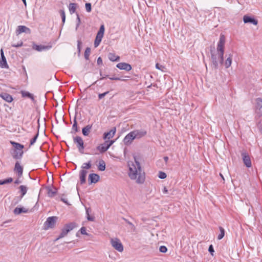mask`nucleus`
<instances>
[{
    "label": "nucleus",
    "instance_id": "e2e57ef3",
    "mask_svg": "<svg viewBox=\"0 0 262 262\" xmlns=\"http://www.w3.org/2000/svg\"><path fill=\"white\" fill-rule=\"evenodd\" d=\"M20 183H21V181L18 179H17V180H16L14 181V183L16 184H19Z\"/></svg>",
    "mask_w": 262,
    "mask_h": 262
},
{
    "label": "nucleus",
    "instance_id": "c756f323",
    "mask_svg": "<svg viewBox=\"0 0 262 262\" xmlns=\"http://www.w3.org/2000/svg\"><path fill=\"white\" fill-rule=\"evenodd\" d=\"M73 122H73V124L72 126V130H71V133L72 134H75L76 133H77L79 131L76 116L74 117Z\"/></svg>",
    "mask_w": 262,
    "mask_h": 262
},
{
    "label": "nucleus",
    "instance_id": "7c9ffc66",
    "mask_svg": "<svg viewBox=\"0 0 262 262\" xmlns=\"http://www.w3.org/2000/svg\"><path fill=\"white\" fill-rule=\"evenodd\" d=\"M108 59L112 61H118L120 60V57L116 56L115 53H110L108 55Z\"/></svg>",
    "mask_w": 262,
    "mask_h": 262
},
{
    "label": "nucleus",
    "instance_id": "5701e85b",
    "mask_svg": "<svg viewBox=\"0 0 262 262\" xmlns=\"http://www.w3.org/2000/svg\"><path fill=\"white\" fill-rule=\"evenodd\" d=\"M29 211V210L27 208H25L24 207H16L14 210H13V213L15 215H19L21 214V213H28Z\"/></svg>",
    "mask_w": 262,
    "mask_h": 262
},
{
    "label": "nucleus",
    "instance_id": "9d476101",
    "mask_svg": "<svg viewBox=\"0 0 262 262\" xmlns=\"http://www.w3.org/2000/svg\"><path fill=\"white\" fill-rule=\"evenodd\" d=\"M133 134L134 136H135V139H139L144 137H145L147 135V131L145 129H136L132 131Z\"/></svg>",
    "mask_w": 262,
    "mask_h": 262
},
{
    "label": "nucleus",
    "instance_id": "f8f14e48",
    "mask_svg": "<svg viewBox=\"0 0 262 262\" xmlns=\"http://www.w3.org/2000/svg\"><path fill=\"white\" fill-rule=\"evenodd\" d=\"M132 132H130L125 136L123 139L124 145L126 146L130 145L132 143L133 141L135 139V136H134Z\"/></svg>",
    "mask_w": 262,
    "mask_h": 262
},
{
    "label": "nucleus",
    "instance_id": "9b49d317",
    "mask_svg": "<svg viewBox=\"0 0 262 262\" xmlns=\"http://www.w3.org/2000/svg\"><path fill=\"white\" fill-rule=\"evenodd\" d=\"M241 156L242 157L243 161L244 162V164L247 167H251V162L250 156L248 154L246 151H243L241 154Z\"/></svg>",
    "mask_w": 262,
    "mask_h": 262
},
{
    "label": "nucleus",
    "instance_id": "603ef678",
    "mask_svg": "<svg viewBox=\"0 0 262 262\" xmlns=\"http://www.w3.org/2000/svg\"><path fill=\"white\" fill-rule=\"evenodd\" d=\"M256 125H257V128L259 129V131L260 132V133L262 134V123H261V120H260L258 122H257Z\"/></svg>",
    "mask_w": 262,
    "mask_h": 262
},
{
    "label": "nucleus",
    "instance_id": "c85d7f7f",
    "mask_svg": "<svg viewBox=\"0 0 262 262\" xmlns=\"http://www.w3.org/2000/svg\"><path fill=\"white\" fill-rule=\"evenodd\" d=\"M105 31L104 25H101L100 27L99 30L97 33L96 37L102 39Z\"/></svg>",
    "mask_w": 262,
    "mask_h": 262
},
{
    "label": "nucleus",
    "instance_id": "052dcab7",
    "mask_svg": "<svg viewBox=\"0 0 262 262\" xmlns=\"http://www.w3.org/2000/svg\"><path fill=\"white\" fill-rule=\"evenodd\" d=\"M156 68L158 69L161 70V68H163L162 66L160 65L159 63H156Z\"/></svg>",
    "mask_w": 262,
    "mask_h": 262
},
{
    "label": "nucleus",
    "instance_id": "338daca9",
    "mask_svg": "<svg viewBox=\"0 0 262 262\" xmlns=\"http://www.w3.org/2000/svg\"><path fill=\"white\" fill-rule=\"evenodd\" d=\"M25 6H27V3L26 0H21Z\"/></svg>",
    "mask_w": 262,
    "mask_h": 262
},
{
    "label": "nucleus",
    "instance_id": "4c0bfd02",
    "mask_svg": "<svg viewBox=\"0 0 262 262\" xmlns=\"http://www.w3.org/2000/svg\"><path fill=\"white\" fill-rule=\"evenodd\" d=\"M255 101V108H262V99L258 98L256 99Z\"/></svg>",
    "mask_w": 262,
    "mask_h": 262
},
{
    "label": "nucleus",
    "instance_id": "6ab92c4d",
    "mask_svg": "<svg viewBox=\"0 0 262 262\" xmlns=\"http://www.w3.org/2000/svg\"><path fill=\"white\" fill-rule=\"evenodd\" d=\"M14 170L17 173L18 177H21L23 173V167L20 165L19 162L17 161L15 164Z\"/></svg>",
    "mask_w": 262,
    "mask_h": 262
},
{
    "label": "nucleus",
    "instance_id": "423d86ee",
    "mask_svg": "<svg viewBox=\"0 0 262 262\" xmlns=\"http://www.w3.org/2000/svg\"><path fill=\"white\" fill-rule=\"evenodd\" d=\"M73 142L76 144L79 152L81 154H83L85 147L82 138L80 136L73 137Z\"/></svg>",
    "mask_w": 262,
    "mask_h": 262
},
{
    "label": "nucleus",
    "instance_id": "20e7f679",
    "mask_svg": "<svg viewBox=\"0 0 262 262\" xmlns=\"http://www.w3.org/2000/svg\"><path fill=\"white\" fill-rule=\"evenodd\" d=\"M77 227V224L75 222H71L68 224H66L61 230V232L55 241H57L60 238H61L67 235V234L74 229L75 228Z\"/></svg>",
    "mask_w": 262,
    "mask_h": 262
},
{
    "label": "nucleus",
    "instance_id": "bf43d9fd",
    "mask_svg": "<svg viewBox=\"0 0 262 262\" xmlns=\"http://www.w3.org/2000/svg\"><path fill=\"white\" fill-rule=\"evenodd\" d=\"M60 200L62 202H63V203H64L65 204H66L67 205H70V204L68 203V200H66V199L63 198H61Z\"/></svg>",
    "mask_w": 262,
    "mask_h": 262
},
{
    "label": "nucleus",
    "instance_id": "f3484780",
    "mask_svg": "<svg viewBox=\"0 0 262 262\" xmlns=\"http://www.w3.org/2000/svg\"><path fill=\"white\" fill-rule=\"evenodd\" d=\"M52 48L51 45L43 46V45H37L35 43L33 44L32 48L38 52H41L43 50H48Z\"/></svg>",
    "mask_w": 262,
    "mask_h": 262
},
{
    "label": "nucleus",
    "instance_id": "09e8293b",
    "mask_svg": "<svg viewBox=\"0 0 262 262\" xmlns=\"http://www.w3.org/2000/svg\"><path fill=\"white\" fill-rule=\"evenodd\" d=\"M23 45V42L22 41H19L17 43H12L11 45L12 47H21Z\"/></svg>",
    "mask_w": 262,
    "mask_h": 262
},
{
    "label": "nucleus",
    "instance_id": "7ed1b4c3",
    "mask_svg": "<svg viewBox=\"0 0 262 262\" xmlns=\"http://www.w3.org/2000/svg\"><path fill=\"white\" fill-rule=\"evenodd\" d=\"M225 36L223 34H221L220 40L217 46L218 58L221 64H223L224 62V46L225 43Z\"/></svg>",
    "mask_w": 262,
    "mask_h": 262
},
{
    "label": "nucleus",
    "instance_id": "69168bd1",
    "mask_svg": "<svg viewBox=\"0 0 262 262\" xmlns=\"http://www.w3.org/2000/svg\"><path fill=\"white\" fill-rule=\"evenodd\" d=\"M163 159H164V161H165L166 163H167V161H168V157L166 156V157H164L163 158Z\"/></svg>",
    "mask_w": 262,
    "mask_h": 262
},
{
    "label": "nucleus",
    "instance_id": "4468645a",
    "mask_svg": "<svg viewBox=\"0 0 262 262\" xmlns=\"http://www.w3.org/2000/svg\"><path fill=\"white\" fill-rule=\"evenodd\" d=\"M31 32V31L30 29L25 26H18L16 30V34L17 35L20 34L22 33L30 34Z\"/></svg>",
    "mask_w": 262,
    "mask_h": 262
},
{
    "label": "nucleus",
    "instance_id": "f257e3e1",
    "mask_svg": "<svg viewBox=\"0 0 262 262\" xmlns=\"http://www.w3.org/2000/svg\"><path fill=\"white\" fill-rule=\"evenodd\" d=\"M134 158L135 163H132L131 165L128 164V176L131 180H136L137 183L143 184L145 180V172H142L140 163L138 158L136 156H134Z\"/></svg>",
    "mask_w": 262,
    "mask_h": 262
},
{
    "label": "nucleus",
    "instance_id": "c03bdc74",
    "mask_svg": "<svg viewBox=\"0 0 262 262\" xmlns=\"http://www.w3.org/2000/svg\"><path fill=\"white\" fill-rule=\"evenodd\" d=\"M86 11L91 12L92 11V5L90 3H86L85 5Z\"/></svg>",
    "mask_w": 262,
    "mask_h": 262
},
{
    "label": "nucleus",
    "instance_id": "2f4dec72",
    "mask_svg": "<svg viewBox=\"0 0 262 262\" xmlns=\"http://www.w3.org/2000/svg\"><path fill=\"white\" fill-rule=\"evenodd\" d=\"M106 168V165L104 161L101 159L99 161V164L98 165V169L99 170L103 171H104Z\"/></svg>",
    "mask_w": 262,
    "mask_h": 262
},
{
    "label": "nucleus",
    "instance_id": "0eeeda50",
    "mask_svg": "<svg viewBox=\"0 0 262 262\" xmlns=\"http://www.w3.org/2000/svg\"><path fill=\"white\" fill-rule=\"evenodd\" d=\"M58 217L55 216L48 217L43 224L44 229L47 230L50 228H53L55 226Z\"/></svg>",
    "mask_w": 262,
    "mask_h": 262
},
{
    "label": "nucleus",
    "instance_id": "a878e982",
    "mask_svg": "<svg viewBox=\"0 0 262 262\" xmlns=\"http://www.w3.org/2000/svg\"><path fill=\"white\" fill-rule=\"evenodd\" d=\"M93 124H88L82 128V133L84 136H88L91 132Z\"/></svg>",
    "mask_w": 262,
    "mask_h": 262
},
{
    "label": "nucleus",
    "instance_id": "37998d69",
    "mask_svg": "<svg viewBox=\"0 0 262 262\" xmlns=\"http://www.w3.org/2000/svg\"><path fill=\"white\" fill-rule=\"evenodd\" d=\"M167 177V175L165 172H163L162 171H160L158 174V177L161 179H165Z\"/></svg>",
    "mask_w": 262,
    "mask_h": 262
},
{
    "label": "nucleus",
    "instance_id": "774afa93",
    "mask_svg": "<svg viewBox=\"0 0 262 262\" xmlns=\"http://www.w3.org/2000/svg\"><path fill=\"white\" fill-rule=\"evenodd\" d=\"M97 81H96L95 82H94L92 84V85L96 84V83H97Z\"/></svg>",
    "mask_w": 262,
    "mask_h": 262
},
{
    "label": "nucleus",
    "instance_id": "393cba45",
    "mask_svg": "<svg viewBox=\"0 0 262 262\" xmlns=\"http://www.w3.org/2000/svg\"><path fill=\"white\" fill-rule=\"evenodd\" d=\"M0 97L8 102H11L13 100L12 96L7 93L0 94Z\"/></svg>",
    "mask_w": 262,
    "mask_h": 262
},
{
    "label": "nucleus",
    "instance_id": "4be33fe9",
    "mask_svg": "<svg viewBox=\"0 0 262 262\" xmlns=\"http://www.w3.org/2000/svg\"><path fill=\"white\" fill-rule=\"evenodd\" d=\"M88 171L84 169H81L79 172V179L80 184L82 185L86 182V177Z\"/></svg>",
    "mask_w": 262,
    "mask_h": 262
},
{
    "label": "nucleus",
    "instance_id": "412c9836",
    "mask_svg": "<svg viewBox=\"0 0 262 262\" xmlns=\"http://www.w3.org/2000/svg\"><path fill=\"white\" fill-rule=\"evenodd\" d=\"M19 189L20 190V192L21 193L20 196L18 197L17 201L15 202V203H17L18 202L21 201L23 196L27 193L28 188L27 186L25 185H20L19 187Z\"/></svg>",
    "mask_w": 262,
    "mask_h": 262
},
{
    "label": "nucleus",
    "instance_id": "1a4fd4ad",
    "mask_svg": "<svg viewBox=\"0 0 262 262\" xmlns=\"http://www.w3.org/2000/svg\"><path fill=\"white\" fill-rule=\"evenodd\" d=\"M111 243L112 247L118 251L121 252L123 251V246L118 238H111Z\"/></svg>",
    "mask_w": 262,
    "mask_h": 262
},
{
    "label": "nucleus",
    "instance_id": "6e6552de",
    "mask_svg": "<svg viewBox=\"0 0 262 262\" xmlns=\"http://www.w3.org/2000/svg\"><path fill=\"white\" fill-rule=\"evenodd\" d=\"M115 142L114 140H108L105 141L103 143L100 144L97 147V149L101 152L104 153L111 147Z\"/></svg>",
    "mask_w": 262,
    "mask_h": 262
},
{
    "label": "nucleus",
    "instance_id": "72a5a7b5",
    "mask_svg": "<svg viewBox=\"0 0 262 262\" xmlns=\"http://www.w3.org/2000/svg\"><path fill=\"white\" fill-rule=\"evenodd\" d=\"M38 123H39V119H38ZM39 124H38V132L36 134V135L33 137V138H32L31 139L30 142V146L33 145L36 141V140L39 135Z\"/></svg>",
    "mask_w": 262,
    "mask_h": 262
},
{
    "label": "nucleus",
    "instance_id": "a211bd4d",
    "mask_svg": "<svg viewBox=\"0 0 262 262\" xmlns=\"http://www.w3.org/2000/svg\"><path fill=\"white\" fill-rule=\"evenodd\" d=\"M243 21L245 24L250 23L254 25H257L258 20L253 17L248 15H244L243 17Z\"/></svg>",
    "mask_w": 262,
    "mask_h": 262
},
{
    "label": "nucleus",
    "instance_id": "5fc2aeb1",
    "mask_svg": "<svg viewBox=\"0 0 262 262\" xmlns=\"http://www.w3.org/2000/svg\"><path fill=\"white\" fill-rule=\"evenodd\" d=\"M82 44V42L80 40H77V49L78 51V52L80 53L81 51V45Z\"/></svg>",
    "mask_w": 262,
    "mask_h": 262
},
{
    "label": "nucleus",
    "instance_id": "8fccbe9b",
    "mask_svg": "<svg viewBox=\"0 0 262 262\" xmlns=\"http://www.w3.org/2000/svg\"><path fill=\"white\" fill-rule=\"evenodd\" d=\"M159 250L162 253H166L167 251V248L165 246H161L159 248Z\"/></svg>",
    "mask_w": 262,
    "mask_h": 262
},
{
    "label": "nucleus",
    "instance_id": "58836bf2",
    "mask_svg": "<svg viewBox=\"0 0 262 262\" xmlns=\"http://www.w3.org/2000/svg\"><path fill=\"white\" fill-rule=\"evenodd\" d=\"M219 229H220V233L219 234V235L217 236V239L219 240H221V239H222L224 237V236L225 235V230L221 226L219 227Z\"/></svg>",
    "mask_w": 262,
    "mask_h": 262
},
{
    "label": "nucleus",
    "instance_id": "3c124183",
    "mask_svg": "<svg viewBox=\"0 0 262 262\" xmlns=\"http://www.w3.org/2000/svg\"><path fill=\"white\" fill-rule=\"evenodd\" d=\"M208 251L211 254L212 256L213 255V253L214 252V248L212 245H210L208 248Z\"/></svg>",
    "mask_w": 262,
    "mask_h": 262
},
{
    "label": "nucleus",
    "instance_id": "ea45409f",
    "mask_svg": "<svg viewBox=\"0 0 262 262\" xmlns=\"http://www.w3.org/2000/svg\"><path fill=\"white\" fill-rule=\"evenodd\" d=\"M255 119H257L262 116V108H255Z\"/></svg>",
    "mask_w": 262,
    "mask_h": 262
},
{
    "label": "nucleus",
    "instance_id": "bb28decb",
    "mask_svg": "<svg viewBox=\"0 0 262 262\" xmlns=\"http://www.w3.org/2000/svg\"><path fill=\"white\" fill-rule=\"evenodd\" d=\"M100 76H102L99 79L100 80H103V79H105V78L108 77L110 78V79L112 80H120V81H125V80H126V79H124L121 78V77H109L108 75H104L103 76V75L102 74V72H101V70L100 71Z\"/></svg>",
    "mask_w": 262,
    "mask_h": 262
},
{
    "label": "nucleus",
    "instance_id": "ddd939ff",
    "mask_svg": "<svg viewBox=\"0 0 262 262\" xmlns=\"http://www.w3.org/2000/svg\"><path fill=\"white\" fill-rule=\"evenodd\" d=\"M100 180V176L96 173H90L88 177L89 184L91 185L93 183H96Z\"/></svg>",
    "mask_w": 262,
    "mask_h": 262
},
{
    "label": "nucleus",
    "instance_id": "49530a36",
    "mask_svg": "<svg viewBox=\"0 0 262 262\" xmlns=\"http://www.w3.org/2000/svg\"><path fill=\"white\" fill-rule=\"evenodd\" d=\"M101 40H102V39L96 37L95 41H94V47L95 48L97 47L100 43Z\"/></svg>",
    "mask_w": 262,
    "mask_h": 262
},
{
    "label": "nucleus",
    "instance_id": "c9c22d12",
    "mask_svg": "<svg viewBox=\"0 0 262 262\" xmlns=\"http://www.w3.org/2000/svg\"><path fill=\"white\" fill-rule=\"evenodd\" d=\"M91 167H92L91 161H89L86 163H83V164L81 166V168L82 169L86 170V169H90L91 168Z\"/></svg>",
    "mask_w": 262,
    "mask_h": 262
},
{
    "label": "nucleus",
    "instance_id": "aec40b11",
    "mask_svg": "<svg viewBox=\"0 0 262 262\" xmlns=\"http://www.w3.org/2000/svg\"><path fill=\"white\" fill-rule=\"evenodd\" d=\"M116 128L115 127H113L110 130V132H105L103 134V139L104 140L106 139H110L112 138H113L115 133H116Z\"/></svg>",
    "mask_w": 262,
    "mask_h": 262
},
{
    "label": "nucleus",
    "instance_id": "79ce46f5",
    "mask_svg": "<svg viewBox=\"0 0 262 262\" xmlns=\"http://www.w3.org/2000/svg\"><path fill=\"white\" fill-rule=\"evenodd\" d=\"M59 13H60V16L61 17L62 23L63 24H64V23H65V21H66V14H65L64 10L63 9L60 10Z\"/></svg>",
    "mask_w": 262,
    "mask_h": 262
},
{
    "label": "nucleus",
    "instance_id": "cd10ccee",
    "mask_svg": "<svg viewBox=\"0 0 262 262\" xmlns=\"http://www.w3.org/2000/svg\"><path fill=\"white\" fill-rule=\"evenodd\" d=\"M20 94L23 97H28L30 98L33 102H34L35 101L33 95L29 93V92L25 91H21Z\"/></svg>",
    "mask_w": 262,
    "mask_h": 262
},
{
    "label": "nucleus",
    "instance_id": "dca6fc26",
    "mask_svg": "<svg viewBox=\"0 0 262 262\" xmlns=\"http://www.w3.org/2000/svg\"><path fill=\"white\" fill-rule=\"evenodd\" d=\"M46 188L48 191V195L50 198H53L57 193V188L53 185L52 186H48Z\"/></svg>",
    "mask_w": 262,
    "mask_h": 262
},
{
    "label": "nucleus",
    "instance_id": "39448f33",
    "mask_svg": "<svg viewBox=\"0 0 262 262\" xmlns=\"http://www.w3.org/2000/svg\"><path fill=\"white\" fill-rule=\"evenodd\" d=\"M211 59L212 68L216 70L219 68V64H221L218 58V53H217L214 49H210Z\"/></svg>",
    "mask_w": 262,
    "mask_h": 262
},
{
    "label": "nucleus",
    "instance_id": "0e129e2a",
    "mask_svg": "<svg viewBox=\"0 0 262 262\" xmlns=\"http://www.w3.org/2000/svg\"><path fill=\"white\" fill-rule=\"evenodd\" d=\"M86 214H88L89 213L90 211H91V209L90 208H86Z\"/></svg>",
    "mask_w": 262,
    "mask_h": 262
},
{
    "label": "nucleus",
    "instance_id": "4d7b16f0",
    "mask_svg": "<svg viewBox=\"0 0 262 262\" xmlns=\"http://www.w3.org/2000/svg\"><path fill=\"white\" fill-rule=\"evenodd\" d=\"M122 219L127 224H128L129 225L132 226V227H134V225L132 223H131L130 222H129L128 220H127L126 219L124 218V217H123Z\"/></svg>",
    "mask_w": 262,
    "mask_h": 262
},
{
    "label": "nucleus",
    "instance_id": "473e14b6",
    "mask_svg": "<svg viewBox=\"0 0 262 262\" xmlns=\"http://www.w3.org/2000/svg\"><path fill=\"white\" fill-rule=\"evenodd\" d=\"M77 4L76 3H70L69 6V9L70 14H72L76 12Z\"/></svg>",
    "mask_w": 262,
    "mask_h": 262
},
{
    "label": "nucleus",
    "instance_id": "2eb2a0df",
    "mask_svg": "<svg viewBox=\"0 0 262 262\" xmlns=\"http://www.w3.org/2000/svg\"><path fill=\"white\" fill-rule=\"evenodd\" d=\"M116 67L120 70H125L127 72L130 71L132 69L131 65L126 62L118 63Z\"/></svg>",
    "mask_w": 262,
    "mask_h": 262
},
{
    "label": "nucleus",
    "instance_id": "13d9d810",
    "mask_svg": "<svg viewBox=\"0 0 262 262\" xmlns=\"http://www.w3.org/2000/svg\"><path fill=\"white\" fill-rule=\"evenodd\" d=\"M97 63L99 65L102 64V58L100 57L98 58L97 61Z\"/></svg>",
    "mask_w": 262,
    "mask_h": 262
},
{
    "label": "nucleus",
    "instance_id": "f704fd0d",
    "mask_svg": "<svg viewBox=\"0 0 262 262\" xmlns=\"http://www.w3.org/2000/svg\"><path fill=\"white\" fill-rule=\"evenodd\" d=\"M232 55L231 54H229V56L227 58V59L226 60L225 62V66L226 68H228L231 66V64L232 63Z\"/></svg>",
    "mask_w": 262,
    "mask_h": 262
},
{
    "label": "nucleus",
    "instance_id": "f03ea898",
    "mask_svg": "<svg viewBox=\"0 0 262 262\" xmlns=\"http://www.w3.org/2000/svg\"><path fill=\"white\" fill-rule=\"evenodd\" d=\"M10 143L12 145V148L10 150L11 155L14 159L20 160L24 153L23 151L24 145L13 141H10Z\"/></svg>",
    "mask_w": 262,
    "mask_h": 262
},
{
    "label": "nucleus",
    "instance_id": "de8ad7c7",
    "mask_svg": "<svg viewBox=\"0 0 262 262\" xmlns=\"http://www.w3.org/2000/svg\"><path fill=\"white\" fill-rule=\"evenodd\" d=\"M79 231L81 234L89 235V234L86 232V228L85 227H82L80 228Z\"/></svg>",
    "mask_w": 262,
    "mask_h": 262
},
{
    "label": "nucleus",
    "instance_id": "680f3d73",
    "mask_svg": "<svg viewBox=\"0 0 262 262\" xmlns=\"http://www.w3.org/2000/svg\"><path fill=\"white\" fill-rule=\"evenodd\" d=\"M162 192L163 193H167V192H168V190L166 188V187H164L163 190H162Z\"/></svg>",
    "mask_w": 262,
    "mask_h": 262
},
{
    "label": "nucleus",
    "instance_id": "6e6d98bb",
    "mask_svg": "<svg viewBox=\"0 0 262 262\" xmlns=\"http://www.w3.org/2000/svg\"><path fill=\"white\" fill-rule=\"evenodd\" d=\"M87 215V216H86V218H87V220L89 221H94L95 220V217H93V216H91L89 214V213H88V214H86Z\"/></svg>",
    "mask_w": 262,
    "mask_h": 262
},
{
    "label": "nucleus",
    "instance_id": "a19ab883",
    "mask_svg": "<svg viewBox=\"0 0 262 262\" xmlns=\"http://www.w3.org/2000/svg\"><path fill=\"white\" fill-rule=\"evenodd\" d=\"M90 53H91V48L89 47H87L85 49L84 54V58L86 60L89 59V56L90 55Z\"/></svg>",
    "mask_w": 262,
    "mask_h": 262
},
{
    "label": "nucleus",
    "instance_id": "a18cd8bd",
    "mask_svg": "<svg viewBox=\"0 0 262 262\" xmlns=\"http://www.w3.org/2000/svg\"><path fill=\"white\" fill-rule=\"evenodd\" d=\"M76 15H77V18H76L77 24H76V30L77 29V28L79 27V25L81 24L80 18L79 14L77 13H76Z\"/></svg>",
    "mask_w": 262,
    "mask_h": 262
},
{
    "label": "nucleus",
    "instance_id": "e433bc0d",
    "mask_svg": "<svg viewBox=\"0 0 262 262\" xmlns=\"http://www.w3.org/2000/svg\"><path fill=\"white\" fill-rule=\"evenodd\" d=\"M13 181L12 178H8L4 180H0V185H3L6 184H9Z\"/></svg>",
    "mask_w": 262,
    "mask_h": 262
},
{
    "label": "nucleus",
    "instance_id": "864d4df0",
    "mask_svg": "<svg viewBox=\"0 0 262 262\" xmlns=\"http://www.w3.org/2000/svg\"><path fill=\"white\" fill-rule=\"evenodd\" d=\"M108 93H109V91H106L103 93L99 94L98 95L99 99H102L103 98H104V96H105Z\"/></svg>",
    "mask_w": 262,
    "mask_h": 262
},
{
    "label": "nucleus",
    "instance_id": "b1692460",
    "mask_svg": "<svg viewBox=\"0 0 262 262\" xmlns=\"http://www.w3.org/2000/svg\"><path fill=\"white\" fill-rule=\"evenodd\" d=\"M1 55L2 57V60L0 61V67L2 68H8V65L7 62L6 58L4 55L3 49L1 50Z\"/></svg>",
    "mask_w": 262,
    "mask_h": 262
}]
</instances>
